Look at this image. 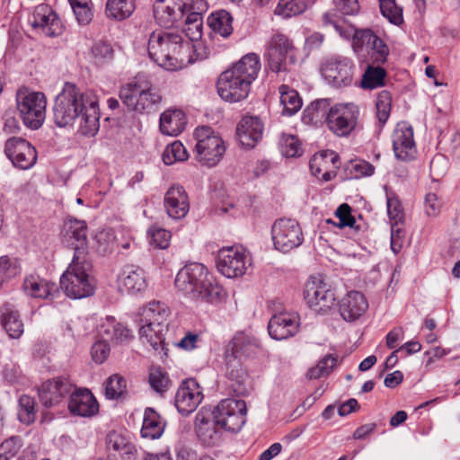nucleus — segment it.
Instances as JSON below:
<instances>
[{
	"instance_id": "1",
	"label": "nucleus",
	"mask_w": 460,
	"mask_h": 460,
	"mask_svg": "<svg viewBox=\"0 0 460 460\" xmlns=\"http://www.w3.org/2000/svg\"><path fill=\"white\" fill-rule=\"evenodd\" d=\"M53 119L59 128L73 126L79 119V132L84 136H95L100 128L97 96L93 91L65 83L55 100Z\"/></svg>"
},
{
	"instance_id": "2",
	"label": "nucleus",
	"mask_w": 460,
	"mask_h": 460,
	"mask_svg": "<svg viewBox=\"0 0 460 460\" xmlns=\"http://www.w3.org/2000/svg\"><path fill=\"white\" fill-rule=\"evenodd\" d=\"M179 292L197 304L221 302L226 292L201 263H190L179 270L175 278Z\"/></svg>"
},
{
	"instance_id": "3",
	"label": "nucleus",
	"mask_w": 460,
	"mask_h": 460,
	"mask_svg": "<svg viewBox=\"0 0 460 460\" xmlns=\"http://www.w3.org/2000/svg\"><path fill=\"white\" fill-rule=\"evenodd\" d=\"M192 48L179 33L155 31L149 36L147 53L150 59L159 66L175 71L193 62L190 56Z\"/></svg>"
},
{
	"instance_id": "4",
	"label": "nucleus",
	"mask_w": 460,
	"mask_h": 460,
	"mask_svg": "<svg viewBox=\"0 0 460 460\" xmlns=\"http://www.w3.org/2000/svg\"><path fill=\"white\" fill-rule=\"evenodd\" d=\"M260 69L261 61L257 54L244 55L219 75L217 80L219 96L229 102H238L246 99L251 84L257 78Z\"/></svg>"
},
{
	"instance_id": "5",
	"label": "nucleus",
	"mask_w": 460,
	"mask_h": 460,
	"mask_svg": "<svg viewBox=\"0 0 460 460\" xmlns=\"http://www.w3.org/2000/svg\"><path fill=\"white\" fill-rule=\"evenodd\" d=\"M119 98L129 111L150 113L155 111L163 97L149 77L138 74L119 90Z\"/></svg>"
},
{
	"instance_id": "6",
	"label": "nucleus",
	"mask_w": 460,
	"mask_h": 460,
	"mask_svg": "<svg viewBox=\"0 0 460 460\" xmlns=\"http://www.w3.org/2000/svg\"><path fill=\"white\" fill-rule=\"evenodd\" d=\"M82 251L74 255L72 262L60 278V287L67 296L81 299L94 294L95 280L90 272L92 263L83 258Z\"/></svg>"
},
{
	"instance_id": "7",
	"label": "nucleus",
	"mask_w": 460,
	"mask_h": 460,
	"mask_svg": "<svg viewBox=\"0 0 460 460\" xmlns=\"http://www.w3.org/2000/svg\"><path fill=\"white\" fill-rule=\"evenodd\" d=\"M16 106L23 124L31 129L40 128L46 118L47 99L40 92L21 89L16 93Z\"/></svg>"
},
{
	"instance_id": "8",
	"label": "nucleus",
	"mask_w": 460,
	"mask_h": 460,
	"mask_svg": "<svg viewBox=\"0 0 460 460\" xmlns=\"http://www.w3.org/2000/svg\"><path fill=\"white\" fill-rule=\"evenodd\" d=\"M194 137L197 159L208 167L217 164L226 151L221 137L211 128L204 126L195 129Z\"/></svg>"
},
{
	"instance_id": "9",
	"label": "nucleus",
	"mask_w": 460,
	"mask_h": 460,
	"mask_svg": "<svg viewBox=\"0 0 460 460\" xmlns=\"http://www.w3.org/2000/svg\"><path fill=\"white\" fill-rule=\"evenodd\" d=\"M359 114V108L352 102L337 103L329 109L327 126L338 137H348L358 128Z\"/></svg>"
},
{
	"instance_id": "10",
	"label": "nucleus",
	"mask_w": 460,
	"mask_h": 460,
	"mask_svg": "<svg viewBox=\"0 0 460 460\" xmlns=\"http://www.w3.org/2000/svg\"><path fill=\"white\" fill-rule=\"evenodd\" d=\"M295 47L284 34L277 33L269 41L266 58L271 72L281 73L288 70V65L296 62Z\"/></svg>"
},
{
	"instance_id": "11",
	"label": "nucleus",
	"mask_w": 460,
	"mask_h": 460,
	"mask_svg": "<svg viewBox=\"0 0 460 460\" xmlns=\"http://www.w3.org/2000/svg\"><path fill=\"white\" fill-rule=\"evenodd\" d=\"M355 69L353 60L341 55L330 56L322 65L323 76L334 88H343L351 85Z\"/></svg>"
},
{
	"instance_id": "12",
	"label": "nucleus",
	"mask_w": 460,
	"mask_h": 460,
	"mask_svg": "<svg viewBox=\"0 0 460 460\" xmlns=\"http://www.w3.org/2000/svg\"><path fill=\"white\" fill-rule=\"evenodd\" d=\"M246 403L243 400L226 398L211 410L222 429L237 432L245 423Z\"/></svg>"
},
{
	"instance_id": "13",
	"label": "nucleus",
	"mask_w": 460,
	"mask_h": 460,
	"mask_svg": "<svg viewBox=\"0 0 460 460\" xmlns=\"http://www.w3.org/2000/svg\"><path fill=\"white\" fill-rule=\"evenodd\" d=\"M271 238L276 250L288 252L300 246L304 235L298 222L292 218H279L271 226Z\"/></svg>"
},
{
	"instance_id": "14",
	"label": "nucleus",
	"mask_w": 460,
	"mask_h": 460,
	"mask_svg": "<svg viewBox=\"0 0 460 460\" xmlns=\"http://www.w3.org/2000/svg\"><path fill=\"white\" fill-rule=\"evenodd\" d=\"M197 4L203 5V0H155L154 15L160 25L171 27L181 21L190 9H195Z\"/></svg>"
},
{
	"instance_id": "15",
	"label": "nucleus",
	"mask_w": 460,
	"mask_h": 460,
	"mask_svg": "<svg viewBox=\"0 0 460 460\" xmlns=\"http://www.w3.org/2000/svg\"><path fill=\"white\" fill-rule=\"evenodd\" d=\"M304 297L307 305L319 314H325L335 303V294L321 276H312L305 283Z\"/></svg>"
},
{
	"instance_id": "16",
	"label": "nucleus",
	"mask_w": 460,
	"mask_h": 460,
	"mask_svg": "<svg viewBox=\"0 0 460 460\" xmlns=\"http://www.w3.org/2000/svg\"><path fill=\"white\" fill-rule=\"evenodd\" d=\"M248 258L239 247H225L218 251L217 256V268L226 278L242 276L245 270Z\"/></svg>"
},
{
	"instance_id": "17",
	"label": "nucleus",
	"mask_w": 460,
	"mask_h": 460,
	"mask_svg": "<svg viewBox=\"0 0 460 460\" xmlns=\"http://www.w3.org/2000/svg\"><path fill=\"white\" fill-rule=\"evenodd\" d=\"M392 143L394 155L402 161H410L413 159L417 153V147L414 141L413 128L405 122H399L393 134Z\"/></svg>"
},
{
	"instance_id": "18",
	"label": "nucleus",
	"mask_w": 460,
	"mask_h": 460,
	"mask_svg": "<svg viewBox=\"0 0 460 460\" xmlns=\"http://www.w3.org/2000/svg\"><path fill=\"white\" fill-rule=\"evenodd\" d=\"M202 389L194 378H189L181 383L178 388L174 404L181 415L193 412L202 402Z\"/></svg>"
},
{
	"instance_id": "19",
	"label": "nucleus",
	"mask_w": 460,
	"mask_h": 460,
	"mask_svg": "<svg viewBox=\"0 0 460 460\" xmlns=\"http://www.w3.org/2000/svg\"><path fill=\"white\" fill-rule=\"evenodd\" d=\"M195 431L206 446H214L221 439V428L210 409H201L195 418Z\"/></svg>"
},
{
	"instance_id": "20",
	"label": "nucleus",
	"mask_w": 460,
	"mask_h": 460,
	"mask_svg": "<svg viewBox=\"0 0 460 460\" xmlns=\"http://www.w3.org/2000/svg\"><path fill=\"white\" fill-rule=\"evenodd\" d=\"M73 384L66 377H57L44 382L39 389V398L47 408L58 405L73 390Z\"/></svg>"
},
{
	"instance_id": "21",
	"label": "nucleus",
	"mask_w": 460,
	"mask_h": 460,
	"mask_svg": "<svg viewBox=\"0 0 460 460\" xmlns=\"http://www.w3.org/2000/svg\"><path fill=\"white\" fill-rule=\"evenodd\" d=\"M65 242L75 249L74 255L82 251L83 258L87 256V225L84 220L69 218L64 225Z\"/></svg>"
},
{
	"instance_id": "22",
	"label": "nucleus",
	"mask_w": 460,
	"mask_h": 460,
	"mask_svg": "<svg viewBox=\"0 0 460 460\" xmlns=\"http://www.w3.org/2000/svg\"><path fill=\"white\" fill-rule=\"evenodd\" d=\"M263 123L257 116H245L239 122L236 135L243 146L252 148L261 139Z\"/></svg>"
},
{
	"instance_id": "23",
	"label": "nucleus",
	"mask_w": 460,
	"mask_h": 460,
	"mask_svg": "<svg viewBox=\"0 0 460 460\" xmlns=\"http://www.w3.org/2000/svg\"><path fill=\"white\" fill-rule=\"evenodd\" d=\"M30 22L33 28L40 29L49 37L57 36L61 32V22L58 15L47 4L36 7Z\"/></svg>"
},
{
	"instance_id": "24",
	"label": "nucleus",
	"mask_w": 460,
	"mask_h": 460,
	"mask_svg": "<svg viewBox=\"0 0 460 460\" xmlns=\"http://www.w3.org/2000/svg\"><path fill=\"white\" fill-rule=\"evenodd\" d=\"M298 327L296 315L282 313L271 317L268 324V332L272 339L281 341L294 336Z\"/></svg>"
},
{
	"instance_id": "25",
	"label": "nucleus",
	"mask_w": 460,
	"mask_h": 460,
	"mask_svg": "<svg viewBox=\"0 0 460 460\" xmlns=\"http://www.w3.org/2000/svg\"><path fill=\"white\" fill-rule=\"evenodd\" d=\"M70 394L68 409L72 414L92 417L98 412V402L88 389H78Z\"/></svg>"
},
{
	"instance_id": "26",
	"label": "nucleus",
	"mask_w": 460,
	"mask_h": 460,
	"mask_svg": "<svg viewBox=\"0 0 460 460\" xmlns=\"http://www.w3.org/2000/svg\"><path fill=\"white\" fill-rule=\"evenodd\" d=\"M118 287L121 292L137 294L146 288L144 270L134 265H127L118 276Z\"/></svg>"
},
{
	"instance_id": "27",
	"label": "nucleus",
	"mask_w": 460,
	"mask_h": 460,
	"mask_svg": "<svg viewBox=\"0 0 460 460\" xmlns=\"http://www.w3.org/2000/svg\"><path fill=\"white\" fill-rule=\"evenodd\" d=\"M367 307V301L361 292L350 291L341 300L339 311L345 321L352 322L358 319Z\"/></svg>"
},
{
	"instance_id": "28",
	"label": "nucleus",
	"mask_w": 460,
	"mask_h": 460,
	"mask_svg": "<svg viewBox=\"0 0 460 460\" xmlns=\"http://www.w3.org/2000/svg\"><path fill=\"white\" fill-rule=\"evenodd\" d=\"M167 324L149 323H140L139 336L140 339L146 340L147 343L156 351L161 357L167 356L165 333L167 332Z\"/></svg>"
},
{
	"instance_id": "29",
	"label": "nucleus",
	"mask_w": 460,
	"mask_h": 460,
	"mask_svg": "<svg viewBox=\"0 0 460 460\" xmlns=\"http://www.w3.org/2000/svg\"><path fill=\"white\" fill-rule=\"evenodd\" d=\"M164 208L168 216L174 219L184 217L189 212L188 196L181 186H172L164 196Z\"/></svg>"
},
{
	"instance_id": "30",
	"label": "nucleus",
	"mask_w": 460,
	"mask_h": 460,
	"mask_svg": "<svg viewBox=\"0 0 460 460\" xmlns=\"http://www.w3.org/2000/svg\"><path fill=\"white\" fill-rule=\"evenodd\" d=\"M186 125V115L181 110L169 109L160 116L159 128L164 135L176 137L184 130Z\"/></svg>"
},
{
	"instance_id": "31",
	"label": "nucleus",
	"mask_w": 460,
	"mask_h": 460,
	"mask_svg": "<svg viewBox=\"0 0 460 460\" xmlns=\"http://www.w3.org/2000/svg\"><path fill=\"white\" fill-rule=\"evenodd\" d=\"M260 349L258 340L243 332L237 333L231 342V355L229 358L241 360L255 355Z\"/></svg>"
},
{
	"instance_id": "32",
	"label": "nucleus",
	"mask_w": 460,
	"mask_h": 460,
	"mask_svg": "<svg viewBox=\"0 0 460 460\" xmlns=\"http://www.w3.org/2000/svg\"><path fill=\"white\" fill-rule=\"evenodd\" d=\"M1 323L12 339H18L23 333V323L19 312L11 304H4L0 311Z\"/></svg>"
},
{
	"instance_id": "33",
	"label": "nucleus",
	"mask_w": 460,
	"mask_h": 460,
	"mask_svg": "<svg viewBox=\"0 0 460 460\" xmlns=\"http://www.w3.org/2000/svg\"><path fill=\"white\" fill-rule=\"evenodd\" d=\"M54 288V284L35 274L27 276L22 285L23 291L27 296L40 299L52 296Z\"/></svg>"
},
{
	"instance_id": "34",
	"label": "nucleus",
	"mask_w": 460,
	"mask_h": 460,
	"mask_svg": "<svg viewBox=\"0 0 460 460\" xmlns=\"http://www.w3.org/2000/svg\"><path fill=\"white\" fill-rule=\"evenodd\" d=\"M226 359V376L231 382L229 386L236 394H245L247 392L245 383L248 377L246 371L242 367L239 360L230 358L228 354Z\"/></svg>"
},
{
	"instance_id": "35",
	"label": "nucleus",
	"mask_w": 460,
	"mask_h": 460,
	"mask_svg": "<svg viewBox=\"0 0 460 460\" xmlns=\"http://www.w3.org/2000/svg\"><path fill=\"white\" fill-rule=\"evenodd\" d=\"M100 335L106 341L109 340L120 343L130 337V332L114 317L109 316L100 326Z\"/></svg>"
},
{
	"instance_id": "36",
	"label": "nucleus",
	"mask_w": 460,
	"mask_h": 460,
	"mask_svg": "<svg viewBox=\"0 0 460 460\" xmlns=\"http://www.w3.org/2000/svg\"><path fill=\"white\" fill-rule=\"evenodd\" d=\"M207 22L213 32L223 38H228L233 33V17L226 10L212 13Z\"/></svg>"
},
{
	"instance_id": "37",
	"label": "nucleus",
	"mask_w": 460,
	"mask_h": 460,
	"mask_svg": "<svg viewBox=\"0 0 460 460\" xmlns=\"http://www.w3.org/2000/svg\"><path fill=\"white\" fill-rule=\"evenodd\" d=\"M170 310L166 305L161 302L153 301L144 307L139 314V323H149L166 324Z\"/></svg>"
},
{
	"instance_id": "38",
	"label": "nucleus",
	"mask_w": 460,
	"mask_h": 460,
	"mask_svg": "<svg viewBox=\"0 0 460 460\" xmlns=\"http://www.w3.org/2000/svg\"><path fill=\"white\" fill-rule=\"evenodd\" d=\"M164 429V424L161 420L159 414L152 408L145 411L141 435L143 438L155 439L162 436Z\"/></svg>"
},
{
	"instance_id": "39",
	"label": "nucleus",
	"mask_w": 460,
	"mask_h": 460,
	"mask_svg": "<svg viewBox=\"0 0 460 460\" xmlns=\"http://www.w3.org/2000/svg\"><path fill=\"white\" fill-rule=\"evenodd\" d=\"M279 93L283 115L292 116L301 109L302 99L296 90L282 84L279 87Z\"/></svg>"
},
{
	"instance_id": "40",
	"label": "nucleus",
	"mask_w": 460,
	"mask_h": 460,
	"mask_svg": "<svg viewBox=\"0 0 460 460\" xmlns=\"http://www.w3.org/2000/svg\"><path fill=\"white\" fill-rule=\"evenodd\" d=\"M134 10V0H108L105 13L110 19L121 21L130 16Z\"/></svg>"
},
{
	"instance_id": "41",
	"label": "nucleus",
	"mask_w": 460,
	"mask_h": 460,
	"mask_svg": "<svg viewBox=\"0 0 460 460\" xmlns=\"http://www.w3.org/2000/svg\"><path fill=\"white\" fill-rule=\"evenodd\" d=\"M107 447L119 453L121 456H126V460H131L136 448L135 446L128 441V439L120 434L111 432L107 437Z\"/></svg>"
},
{
	"instance_id": "42",
	"label": "nucleus",
	"mask_w": 460,
	"mask_h": 460,
	"mask_svg": "<svg viewBox=\"0 0 460 460\" xmlns=\"http://www.w3.org/2000/svg\"><path fill=\"white\" fill-rule=\"evenodd\" d=\"M306 9V0H279L275 8V14L283 18H290L303 13Z\"/></svg>"
},
{
	"instance_id": "43",
	"label": "nucleus",
	"mask_w": 460,
	"mask_h": 460,
	"mask_svg": "<svg viewBox=\"0 0 460 460\" xmlns=\"http://www.w3.org/2000/svg\"><path fill=\"white\" fill-rule=\"evenodd\" d=\"M322 25L325 29H332L343 39H349L352 35V28L344 26L341 17L334 11H329L323 14Z\"/></svg>"
},
{
	"instance_id": "44",
	"label": "nucleus",
	"mask_w": 460,
	"mask_h": 460,
	"mask_svg": "<svg viewBox=\"0 0 460 460\" xmlns=\"http://www.w3.org/2000/svg\"><path fill=\"white\" fill-rule=\"evenodd\" d=\"M91 56L96 65H103L113 59L114 49L110 42L99 40L92 46Z\"/></svg>"
},
{
	"instance_id": "45",
	"label": "nucleus",
	"mask_w": 460,
	"mask_h": 460,
	"mask_svg": "<svg viewBox=\"0 0 460 460\" xmlns=\"http://www.w3.org/2000/svg\"><path fill=\"white\" fill-rule=\"evenodd\" d=\"M351 36L353 37L352 47L356 52L362 51L365 49L369 53L372 44H375L377 39V36L368 29L355 31L352 29Z\"/></svg>"
},
{
	"instance_id": "46",
	"label": "nucleus",
	"mask_w": 460,
	"mask_h": 460,
	"mask_svg": "<svg viewBox=\"0 0 460 460\" xmlns=\"http://www.w3.org/2000/svg\"><path fill=\"white\" fill-rule=\"evenodd\" d=\"M386 72L383 67L368 66L363 75L361 85L365 89H374L384 85Z\"/></svg>"
},
{
	"instance_id": "47",
	"label": "nucleus",
	"mask_w": 460,
	"mask_h": 460,
	"mask_svg": "<svg viewBox=\"0 0 460 460\" xmlns=\"http://www.w3.org/2000/svg\"><path fill=\"white\" fill-rule=\"evenodd\" d=\"M188 152L180 141H174L164 149L162 158L165 164L171 165L176 162H183L188 158Z\"/></svg>"
},
{
	"instance_id": "48",
	"label": "nucleus",
	"mask_w": 460,
	"mask_h": 460,
	"mask_svg": "<svg viewBox=\"0 0 460 460\" xmlns=\"http://www.w3.org/2000/svg\"><path fill=\"white\" fill-rule=\"evenodd\" d=\"M381 13L391 23L400 25L403 22L402 8L399 6L395 0H378Z\"/></svg>"
},
{
	"instance_id": "49",
	"label": "nucleus",
	"mask_w": 460,
	"mask_h": 460,
	"mask_svg": "<svg viewBox=\"0 0 460 460\" xmlns=\"http://www.w3.org/2000/svg\"><path fill=\"white\" fill-rule=\"evenodd\" d=\"M127 392V382L119 375L111 376L105 383V395L108 399H118Z\"/></svg>"
},
{
	"instance_id": "50",
	"label": "nucleus",
	"mask_w": 460,
	"mask_h": 460,
	"mask_svg": "<svg viewBox=\"0 0 460 460\" xmlns=\"http://www.w3.org/2000/svg\"><path fill=\"white\" fill-rule=\"evenodd\" d=\"M77 22L80 24H88L93 16L91 9V0H68Z\"/></svg>"
},
{
	"instance_id": "51",
	"label": "nucleus",
	"mask_w": 460,
	"mask_h": 460,
	"mask_svg": "<svg viewBox=\"0 0 460 460\" xmlns=\"http://www.w3.org/2000/svg\"><path fill=\"white\" fill-rule=\"evenodd\" d=\"M19 420L25 423L31 424L36 418L35 402L29 395L23 394L19 398Z\"/></svg>"
},
{
	"instance_id": "52",
	"label": "nucleus",
	"mask_w": 460,
	"mask_h": 460,
	"mask_svg": "<svg viewBox=\"0 0 460 460\" xmlns=\"http://www.w3.org/2000/svg\"><path fill=\"white\" fill-rule=\"evenodd\" d=\"M329 106V102L326 99L316 100L311 102L304 111V120L313 122L323 116L327 117L330 109Z\"/></svg>"
},
{
	"instance_id": "53",
	"label": "nucleus",
	"mask_w": 460,
	"mask_h": 460,
	"mask_svg": "<svg viewBox=\"0 0 460 460\" xmlns=\"http://www.w3.org/2000/svg\"><path fill=\"white\" fill-rule=\"evenodd\" d=\"M392 97L388 91H382L378 93L376 99V116L381 124H385L391 111Z\"/></svg>"
},
{
	"instance_id": "54",
	"label": "nucleus",
	"mask_w": 460,
	"mask_h": 460,
	"mask_svg": "<svg viewBox=\"0 0 460 460\" xmlns=\"http://www.w3.org/2000/svg\"><path fill=\"white\" fill-rule=\"evenodd\" d=\"M94 241L97 243L98 252L104 255L113 250L115 235L111 229H102L95 234Z\"/></svg>"
},
{
	"instance_id": "55",
	"label": "nucleus",
	"mask_w": 460,
	"mask_h": 460,
	"mask_svg": "<svg viewBox=\"0 0 460 460\" xmlns=\"http://www.w3.org/2000/svg\"><path fill=\"white\" fill-rule=\"evenodd\" d=\"M279 146L286 157H296L302 154L299 140L293 135L283 134L279 140Z\"/></svg>"
},
{
	"instance_id": "56",
	"label": "nucleus",
	"mask_w": 460,
	"mask_h": 460,
	"mask_svg": "<svg viewBox=\"0 0 460 460\" xmlns=\"http://www.w3.org/2000/svg\"><path fill=\"white\" fill-rule=\"evenodd\" d=\"M311 172L317 178H322L323 181H328L333 176L334 172L327 170V165L324 162V155H314L309 163Z\"/></svg>"
},
{
	"instance_id": "57",
	"label": "nucleus",
	"mask_w": 460,
	"mask_h": 460,
	"mask_svg": "<svg viewBox=\"0 0 460 460\" xmlns=\"http://www.w3.org/2000/svg\"><path fill=\"white\" fill-rule=\"evenodd\" d=\"M31 147L33 146L27 140L13 137L5 142L4 154L8 159H11L14 156L17 157L20 153L25 152Z\"/></svg>"
},
{
	"instance_id": "58",
	"label": "nucleus",
	"mask_w": 460,
	"mask_h": 460,
	"mask_svg": "<svg viewBox=\"0 0 460 460\" xmlns=\"http://www.w3.org/2000/svg\"><path fill=\"white\" fill-rule=\"evenodd\" d=\"M335 216L338 217L339 222L336 223L332 219H327L326 222L328 224H333L339 228H343L345 226H353L355 224V218L351 216V208L350 207L344 203L341 204L336 210Z\"/></svg>"
},
{
	"instance_id": "59",
	"label": "nucleus",
	"mask_w": 460,
	"mask_h": 460,
	"mask_svg": "<svg viewBox=\"0 0 460 460\" xmlns=\"http://www.w3.org/2000/svg\"><path fill=\"white\" fill-rule=\"evenodd\" d=\"M13 164L20 169L27 170L31 168L37 161V152L34 147L28 149L25 152L20 153L17 157L9 159Z\"/></svg>"
},
{
	"instance_id": "60",
	"label": "nucleus",
	"mask_w": 460,
	"mask_h": 460,
	"mask_svg": "<svg viewBox=\"0 0 460 460\" xmlns=\"http://www.w3.org/2000/svg\"><path fill=\"white\" fill-rule=\"evenodd\" d=\"M150 243L160 249H166L171 240V233L165 229L153 226L149 229Z\"/></svg>"
},
{
	"instance_id": "61",
	"label": "nucleus",
	"mask_w": 460,
	"mask_h": 460,
	"mask_svg": "<svg viewBox=\"0 0 460 460\" xmlns=\"http://www.w3.org/2000/svg\"><path fill=\"white\" fill-rule=\"evenodd\" d=\"M20 439L17 437H12L4 440L0 445V458L10 460L14 457L21 448Z\"/></svg>"
},
{
	"instance_id": "62",
	"label": "nucleus",
	"mask_w": 460,
	"mask_h": 460,
	"mask_svg": "<svg viewBox=\"0 0 460 460\" xmlns=\"http://www.w3.org/2000/svg\"><path fill=\"white\" fill-rule=\"evenodd\" d=\"M149 383L155 391L163 393L168 387L169 379L161 369L153 368L149 375Z\"/></svg>"
},
{
	"instance_id": "63",
	"label": "nucleus",
	"mask_w": 460,
	"mask_h": 460,
	"mask_svg": "<svg viewBox=\"0 0 460 460\" xmlns=\"http://www.w3.org/2000/svg\"><path fill=\"white\" fill-rule=\"evenodd\" d=\"M387 214L391 224L399 225L402 222L404 214L400 201L395 198L387 199Z\"/></svg>"
},
{
	"instance_id": "64",
	"label": "nucleus",
	"mask_w": 460,
	"mask_h": 460,
	"mask_svg": "<svg viewBox=\"0 0 460 460\" xmlns=\"http://www.w3.org/2000/svg\"><path fill=\"white\" fill-rule=\"evenodd\" d=\"M442 203L435 193H428L424 199V213L429 217H437L441 210Z\"/></svg>"
}]
</instances>
